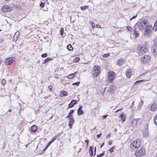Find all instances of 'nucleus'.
I'll return each instance as SVG.
<instances>
[{
    "label": "nucleus",
    "mask_w": 157,
    "mask_h": 157,
    "mask_svg": "<svg viewBox=\"0 0 157 157\" xmlns=\"http://www.w3.org/2000/svg\"><path fill=\"white\" fill-rule=\"evenodd\" d=\"M147 21L144 20L143 21L140 20L135 25V27H138L140 30H143L148 25Z\"/></svg>",
    "instance_id": "f257e3e1"
},
{
    "label": "nucleus",
    "mask_w": 157,
    "mask_h": 157,
    "mask_svg": "<svg viewBox=\"0 0 157 157\" xmlns=\"http://www.w3.org/2000/svg\"><path fill=\"white\" fill-rule=\"evenodd\" d=\"M141 142L140 140H138L133 141L130 145V148L131 150L135 151L140 147Z\"/></svg>",
    "instance_id": "f03ea898"
},
{
    "label": "nucleus",
    "mask_w": 157,
    "mask_h": 157,
    "mask_svg": "<svg viewBox=\"0 0 157 157\" xmlns=\"http://www.w3.org/2000/svg\"><path fill=\"white\" fill-rule=\"evenodd\" d=\"M148 50V46L147 43L143 44L138 50V52L139 55H141L146 52Z\"/></svg>",
    "instance_id": "7ed1b4c3"
},
{
    "label": "nucleus",
    "mask_w": 157,
    "mask_h": 157,
    "mask_svg": "<svg viewBox=\"0 0 157 157\" xmlns=\"http://www.w3.org/2000/svg\"><path fill=\"white\" fill-rule=\"evenodd\" d=\"M108 80L111 82L115 78L116 73L113 71H109L108 75Z\"/></svg>",
    "instance_id": "20e7f679"
},
{
    "label": "nucleus",
    "mask_w": 157,
    "mask_h": 157,
    "mask_svg": "<svg viewBox=\"0 0 157 157\" xmlns=\"http://www.w3.org/2000/svg\"><path fill=\"white\" fill-rule=\"evenodd\" d=\"M93 71L92 72L93 76L94 77H96L100 73V67L99 66H94L93 67Z\"/></svg>",
    "instance_id": "39448f33"
},
{
    "label": "nucleus",
    "mask_w": 157,
    "mask_h": 157,
    "mask_svg": "<svg viewBox=\"0 0 157 157\" xmlns=\"http://www.w3.org/2000/svg\"><path fill=\"white\" fill-rule=\"evenodd\" d=\"M145 153V149L141 148L139 150H136L135 154L137 157H139L140 156L144 155Z\"/></svg>",
    "instance_id": "423d86ee"
},
{
    "label": "nucleus",
    "mask_w": 157,
    "mask_h": 157,
    "mask_svg": "<svg viewBox=\"0 0 157 157\" xmlns=\"http://www.w3.org/2000/svg\"><path fill=\"white\" fill-rule=\"evenodd\" d=\"M151 27L150 25H148L146 28L144 32V35L145 36H148L151 33Z\"/></svg>",
    "instance_id": "0eeeda50"
},
{
    "label": "nucleus",
    "mask_w": 157,
    "mask_h": 157,
    "mask_svg": "<svg viewBox=\"0 0 157 157\" xmlns=\"http://www.w3.org/2000/svg\"><path fill=\"white\" fill-rule=\"evenodd\" d=\"M15 59L14 57H11L6 59L5 61L6 64L8 65L12 63Z\"/></svg>",
    "instance_id": "6e6552de"
},
{
    "label": "nucleus",
    "mask_w": 157,
    "mask_h": 157,
    "mask_svg": "<svg viewBox=\"0 0 157 157\" xmlns=\"http://www.w3.org/2000/svg\"><path fill=\"white\" fill-rule=\"evenodd\" d=\"M150 60V57L148 55H145L141 59L142 63H145L148 62Z\"/></svg>",
    "instance_id": "1a4fd4ad"
},
{
    "label": "nucleus",
    "mask_w": 157,
    "mask_h": 157,
    "mask_svg": "<svg viewBox=\"0 0 157 157\" xmlns=\"http://www.w3.org/2000/svg\"><path fill=\"white\" fill-rule=\"evenodd\" d=\"M148 128V125L147 124L146 126L145 129L143 132V135L144 137H147L148 136L149 133Z\"/></svg>",
    "instance_id": "9d476101"
},
{
    "label": "nucleus",
    "mask_w": 157,
    "mask_h": 157,
    "mask_svg": "<svg viewBox=\"0 0 157 157\" xmlns=\"http://www.w3.org/2000/svg\"><path fill=\"white\" fill-rule=\"evenodd\" d=\"M10 9L7 5H5L2 7V10L4 12H8L10 10Z\"/></svg>",
    "instance_id": "9b49d317"
},
{
    "label": "nucleus",
    "mask_w": 157,
    "mask_h": 157,
    "mask_svg": "<svg viewBox=\"0 0 157 157\" xmlns=\"http://www.w3.org/2000/svg\"><path fill=\"white\" fill-rule=\"evenodd\" d=\"M82 105H81L79 106V108L77 110V114L79 116L82 115L84 113L83 110L82 109Z\"/></svg>",
    "instance_id": "f8f14e48"
},
{
    "label": "nucleus",
    "mask_w": 157,
    "mask_h": 157,
    "mask_svg": "<svg viewBox=\"0 0 157 157\" xmlns=\"http://www.w3.org/2000/svg\"><path fill=\"white\" fill-rule=\"evenodd\" d=\"M151 51L154 54L157 55V45L153 46L151 48Z\"/></svg>",
    "instance_id": "ddd939ff"
},
{
    "label": "nucleus",
    "mask_w": 157,
    "mask_h": 157,
    "mask_svg": "<svg viewBox=\"0 0 157 157\" xmlns=\"http://www.w3.org/2000/svg\"><path fill=\"white\" fill-rule=\"evenodd\" d=\"M77 103L76 101L74 100H72L71 102L68 105V108H71L73 107L74 105L76 104Z\"/></svg>",
    "instance_id": "4468645a"
},
{
    "label": "nucleus",
    "mask_w": 157,
    "mask_h": 157,
    "mask_svg": "<svg viewBox=\"0 0 157 157\" xmlns=\"http://www.w3.org/2000/svg\"><path fill=\"white\" fill-rule=\"evenodd\" d=\"M74 122V119L72 118H69V121L68 125L69 127L71 128L72 125Z\"/></svg>",
    "instance_id": "2eb2a0df"
},
{
    "label": "nucleus",
    "mask_w": 157,
    "mask_h": 157,
    "mask_svg": "<svg viewBox=\"0 0 157 157\" xmlns=\"http://www.w3.org/2000/svg\"><path fill=\"white\" fill-rule=\"evenodd\" d=\"M157 109V105L153 104L152 105L150 108V109L151 111H155Z\"/></svg>",
    "instance_id": "dca6fc26"
},
{
    "label": "nucleus",
    "mask_w": 157,
    "mask_h": 157,
    "mask_svg": "<svg viewBox=\"0 0 157 157\" xmlns=\"http://www.w3.org/2000/svg\"><path fill=\"white\" fill-rule=\"evenodd\" d=\"M116 89V87L114 85H111L109 86V89H108V91L109 92H111L113 91Z\"/></svg>",
    "instance_id": "f3484780"
},
{
    "label": "nucleus",
    "mask_w": 157,
    "mask_h": 157,
    "mask_svg": "<svg viewBox=\"0 0 157 157\" xmlns=\"http://www.w3.org/2000/svg\"><path fill=\"white\" fill-rule=\"evenodd\" d=\"M134 28H134V35L135 36V37L136 38L139 36V32L138 30H137V29H136L137 27H135V26Z\"/></svg>",
    "instance_id": "a211bd4d"
},
{
    "label": "nucleus",
    "mask_w": 157,
    "mask_h": 157,
    "mask_svg": "<svg viewBox=\"0 0 157 157\" xmlns=\"http://www.w3.org/2000/svg\"><path fill=\"white\" fill-rule=\"evenodd\" d=\"M19 32L18 31L17 32L14 36H13V39L14 40L17 41L19 35Z\"/></svg>",
    "instance_id": "6ab92c4d"
},
{
    "label": "nucleus",
    "mask_w": 157,
    "mask_h": 157,
    "mask_svg": "<svg viewBox=\"0 0 157 157\" xmlns=\"http://www.w3.org/2000/svg\"><path fill=\"white\" fill-rule=\"evenodd\" d=\"M124 61V59L122 58L118 60L117 61V64L119 66L121 65Z\"/></svg>",
    "instance_id": "aec40b11"
},
{
    "label": "nucleus",
    "mask_w": 157,
    "mask_h": 157,
    "mask_svg": "<svg viewBox=\"0 0 157 157\" xmlns=\"http://www.w3.org/2000/svg\"><path fill=\"white\" fill-rule=\"evenodd\" d=\"M126 75L128 78H129L130 77L132 73L131 71L130 70H128L126 72Z\"/></svg>",
    "instance_id": "412c9836"
},
{
    "label": "nucleus",
    "mask_w": 157,
    "mask_h": 157,
    "mask_svg": "<svg viewBox=\"0 0 157 157\" xmlns=\"http://www.w3.org/2000/svg\"><path fill=\"white\" fill-rule=\"evenodd\" d=\"M67 93L65 91H62L60 93V96L61 97H65L67 95Z\"/></svg>",
    "instance_id": "4be33fe9"
},
{
    "label": "nucleus",
    "mask_w": 157,
    "mask_h": 157,
    "mask_svg": "<svg viewBox=\"0 0 157 157\" xmlns=\"http://www.w3.org/2000/svg\"><path fill=\"white\" fill-rule=\"evenodd\" d=\"M137 121L136 119H133L132 121V126L134 127H137Z\"/></svg>",
    "instance_id": "5701e85b"
},
{
    "label": "nucleus",
    "mask_w": 157,
    "mask_h": 157,
    "mask_svg": "<svg viewBox=\"0 0 157 157\" xmlns=\"http://www.w3.org/2000/svg\"><path fill=\"white\" fill-rule=\"evenodd\" d=\"M89 153L90 156H92L93 155V148L92 146H90L89 150Z\"/></svg>",
    "instance_id": "b1692460"
},
{
    "label": "nucleus",
    "mask_w": 157,
    "mask_h": 157,
    "mask_svg": "<svg viewBox=\"0 0 157 157\" xmlns=\"http://www.w3.org/2000/svg\"><path fill=\"white\" fill-rule=\"evenodd\" d=\"M74 110H71L68 114V116L66 117V118H71V117L73 116L72 114L74 113Z\"/></svg>",
    "instance_id": "393cba45"
},
{
    "label": "nucleus",
    "mask_w": 157,
    "mask_h": 157,
    "mask_svg": "<svg viewBox=\"0 0 157 157\" xmlns=\"http://www.w3.org/2000/svg\"><path fill=\"white\" fill-rule=\"evenodd\" d=\"M37 129V127L35 125H33L31 128V130L33 132H35Z\"/></svg>",
    "instance_id": "a878e982"
},
{
    "label": "nucleus",
    "mask_w": 157,
    "mask_h": 157,
    "mask_svg": "<svg viewBox=\"0 0 157 157\" xmlns=\"http://www.w3.org/2000/svg\"><path fill=\"white\" fill-rule=\"evenodd\" d=\"M120 117L122 120V122H124L125 121V116L123 114H122L119 116Z\"/></svg>",
    "instance_id": "bb28decb"
},
{
    "label": "nucleus",
    "mask_w": 157,
    "mask_h": 157,
    "mask_svg": "<svg viewBox=\"0 0 157 157\" xmlns=\"http://www.w3.org/2000/svg\"><path fill=\"white\" fill-rule=\"evenodd\" d=\"M144 103V101L143 100H141V98H140V102L139 103V109H140L141 107L142 106Z\"/></svg>",
    "instance_id": "cd10ccee"
},
{
    "label": "nucleus",
    "mask_w": 157,
    "mask_h": 157,
    "mask_svg": "<svg viewBox=\"0 0 157 157\" xmlns=\"http://www.w3.org/2000/svg\"><path fill=\"white\" fill-rule=\"evenodd\" d=\"M149 80H150V78H148L147 79H146V80H145V79H143V80H138V81H136L135 82V84H136L137 83H138V82H140L145 81H148Z\"/></svg>",
    "instance_id": "c85d7f7f"
},
{
    "label": "nucleus",
    "mask_w": 157,
    "mask_h": 157,
    "mask_svg": "<svg viewBox=\"0 0 157 157\" xmlns=\"http://www.w3.org/2000/svg\"><path fill=\"white\" fill-rule=\"evenodd\" d=\"M153 29L155 31H157V20L155 23Z\"/></svg>",
    "instance_id": "c756f323"
},
{
    "label": "nucleus",
    "mask_w": 157,
    "mask_h": 157,
    "mask_svg": "<svg viewBox=\"0 0 157 157\" xmlns=\"http://www.w3.org/2000/svg\"><path fill=\"white\" fill-rule=\"evenodd\" d=\"M67 48L69 51H71L73 49V48L72 46L70 44H69L67 46Z\"/></svg>",
    "instance_id": "7c9ffc66"
},
{
    "label": "nucleus",
    "mask_w": 157,
    "mask_h": 157,
    "mask_svg": "<svg viewBox=\"0 0 157 157\" xmlns=\"http://www.w3.org/2000/svg\"><path fill=\"white\" fill-rule=\"evenodd\" d=\"M51 59L52 58H50L49 57L47 58L44 61L43 63V64H44Z\"/></svg>",
    "instance_id": "2f4dec72"
},
{
    "label": "nucleus",
    "mask_w": 157,
    "mask_h": 157,
    "mask_svg": "<svg viewBox=\"0 0 157 157\" xmlns=\"http://www.w3.org/2000/svg\"><path fill=\"white\" fill-rule=\"evenodd\" d=\"M154 122L155 124L157 125V114H156L154 118Z\"/></svg>",
    "instance_id": "473e14b6"
},
{
    "label": "nucleus",
    "mask_w": 157,
    "mask_h": 157,
    "mask_svg": "<svg viewBox=\"0 0 157 157\" xmlns=\"http://www.w3.org/2000/svg\"><path fill=\"white\" fill-rule=\"evenodd\" d=\"M75 76V75H74V74L73 73L71 74L70 75H68V78L69 79H71L73 78Z\"/></svg>",
    "instance_id": "72a5a7b5"
},
{
    "label": "nucleus",
    "mask_w": 157,
    "mask_h": 157,
    "mask_svg": "<svg viewBox=\"0 0 157 157\" xmlns=\"http://www.w3.org/2000/svg\"><path fill=\"white\" fill-rule=\"evenodd\" d=\"M79 59H80L79 57H77L74 59V61L75 62L77 63L79 61Z\"/></svg>",
    "instance_id": "f704fd0d"
},
{
    "label": "nucleus",
    "mask_w": 157,
    "mask_h": 157,
    "mask_svg": "<svg viewBox=\"0 0 157 157\" xmlns=\"http://www.w3.org/2000/svg\"><path fill=\"white\" fill-rule=\"evenodd\" d=\"M88 6H81L80 8H81V9L82 10H85V9H86V8H88Z\"/></svg>",
    "instance_id": "c9c22d12"
},
{
    "label": "nucleus",
    "mask_w": 157,
    "mask_h": 157,
    "mask_svg": "<svg viewBox=\"0 0 157 157\" xmlns=\"http://www.w3.org/2000/svg\"><path fill=\"white\" fill-rule=\"evenodd\" d=\"M57 138V137L56 136H55L50 141L52 143Z\"/></svg>",
    "instance_id": "e433bc0d"
},
{
    "label": "nucleus",
    "mask_w": 157,
    "mask_h": 157,
    "mask_svg": "<svg viewBox=\"0 0 157 157\" xmlns=\"http://www.w3.org/2000/svg\"><path fill=\"white\" fill-rule=\"evenodd\" d=\"M48 55L47 53H45L41 55V56L43 58H45Z\"/></svg>",
    "instance_id": "4c0bfd02"
},
{
    "label": "nucleus",
    "mask_w": 157,
    "mask_h": 157,
    "mask_svg": "<svg viewBox=\"0 0 157 157\" xmlns=\"http://www.w3.org/2000/svg\"><path fill=\"white\" fill-rule=\"evenodd\" d=\"M127 30L129 31H132V29L131 27H129L128 26L127 27Z\"/></svg>",
    "instance_id": "58836bf2"
},
{
    "label": "nucleus",
    "mask_w": 157,
    "mask_h": 157,
    "mask_svg": "<svg viewBox=\"0 0 157 157\" xmlns=\"http://www.w3.org/2000/svg\"><path fill=\"white\" fill-rule=\"evenodd\" d=\"M6 80L4 79H3L1 81V83L3 85H5V84H6Z\"/></svg>",
    "instance_id": "ea45409f"
},
{
    "label": "nucleus",
    "mask_w": 157,
    "mask_h": 157,
    "mask_svg": "<svg viewBox=\"0 0 157 157\" xmlns=\"http://www.w3.org/2000/svg\"><path fill=\"white\" fill-rule=\"evenodd\" d=\"M60 33L61 35L62 36L63 35V28L60 29Z\"/></svg>",
    "instance_id": "a19ab883"
},
{
    "label": "nucleus",
    "mask_w": 157,
    "mask_h": 157,
    "mask_svg": "<svg viewBox=\"0 0 157 157\" xmlns=\"http://www.w3.org/2000/svg\"><path fill=\"white\" fill-rule=\"evenodd\" d=\"M105 153L104 152H103L100 154H99L97 155V157H101L102 156H103L104 155Z\"/></svg>",
    "instance_id": "79ce46f5"
},
{
    "label": "nucleus",
    "mask_w": 157,
    "mask_h": 157,
    "mask_svg": "<svg viewBox=\"0 0 157 157\" xmlns=\"http://www.w3.org/2000/svg\"><path fill=\"white\" fill-rule=\"evenodd\" d=\"M90 24H92V28H94L95 26V24L94 23L93 21H90Z\"/></svg>",
    "instance_id": "37998d69"
},
{
    "label": "nucleus",
    "mask_w": 157,
    "mask_h": 157,
    "mask_svg": "<svg viewBox=\"0 0 157 157\" xmlns=\"http://www.w3.org/2000/svg\"><path fill=\"white\" fill-rule=\"evenodd\" d=\"M109 56V54L107 53L106 54H105L103 55V57L104 58L106 57Z\"/></svg>",
    "instance_id": "c03bdc74"
},
{
    "label": "nucleus",
    "mask_w": 157,
    "mask_h": 157,
    "mask_svg": "<svg viewBox=\"0 0 157 157\" xmlns=\"http://www.w3.org/2000/svg\"><path fill=\"white\" fill-rule=\"evenodd\" d=\"M114 147H113L111 149L109 150V151L111 152H112L113 151Z\"/></svg>",
    "instance_id": "a18cd8bd"
},
{
    "label": "nucleus",
    "mask_w": 157,
    "mask_h": 157,
    "mask_svg": "<svg viewBox=\"0 0 157 157\" xmlns=\"http://www.w3.org/2000/svg\"><path fill=\"white\" fill-rule=\"evenodd\" d=\"M40 6L42 7H43L44 6V3L41 2L40 4Z\"/></svg>",
    "instance_id": "49530a36"
},
{
    "label": "nucleus",
    "mask_w": 157,
    "mask_h": 157,
    "mask_svg": "<svg viewBox=\"0 0 157 157\" xmlns=\"http://www.w3.org/2000/svg\"><path fill=\"white\" fill-rule=\"evenodd\" d=\"M80 83V82H77L73 83V84L77 85V86H78L79 85Z\"/></svg>",
    "instance_id": "de8ad7c7"
},
{
    "label": "nucleus",
    "mask_w": 157,
    "mask_h": 157,
    "mask_svg": "<svg viewBox=\"0 0 157 157\" xmlns=\"http://www.w3.org/2000/svg\"><path fill=\"white\" fill-rule=\"evenodd\" d=\"M113 143V140H109L108 142V144L109 145H111Z\"/></svg>",
    "instance_id": "09e8293b"
},
{
    "label": "nucleus",
    "mask_w": 157,
    "mask_h": 157,
    "mask_svg": "<svg viewBox=\"0 0 157 157\" xmlns=\"http://www.w3.org/2000/svg\"><path fill=\"white\" fill-rule=\"evenodd\" d=\"M136 16H133V17H132V18H130V20H130V21H131V20H132V19H135V18H136Z\"/></svg>",
    "instance_id": "8fccbe9b"
},
{
    "label": "nucleus",
    "mask_w": 157,
    "mask_h": 157,
    "mask_svg": "<svg viewBox=\"0 0 157 157\" xmlns=\"http://www.w3.org/2000/svg\"><path fill=\"white\" fill-rule=\"evenodd\" d=\"M106 87H105L104 88V90H103V92H101V93H102V96H103L104 95V93L105 92V89H106Z\"/></svg>",
    "instance_id": "3c124183"
},
{
    "label": "nucleus",
    "mask_w": 157,
    "mask_h": 157,
    "mask_svg": "<svg viewBox=\"0 0 157 157\" xmlns=\"http://www.w3.org/2000/svg\"><path fill=\"white\" fill-rule=\"evenodd\" d=\"M48 88L49 89L50 91H52V86H49Z\"/></svg>",
    "instance_id": "603ef678"
},
{
    "label": "nucleus",
    "mask_w": 157,
    "mask_h": 157,
    "mask_svg": "<svg viewBox=\"0 0 157 157\" xmlns=\"http://www.w3.org/2000/svg\"><path fill=\"white\" fill-rule=\"evenodd\" d=\"M137 121V122H139V121H141V119L139 118L137 119H135Z\"/></svg>",
    "instance_id": "864d4df0"
},
{
    "label": "nucleus",
    "mask_w": 157,
    "mask_h": 157,
    "mask_svg": "<svg viewBox=\"0 0 157 157\" xmlns=\"http://www.w3.org/2000/svg\"><path fill=\"white\" fill-rule=\"evenodd\" d=\"M52 143L50 141L48 144L47 147H48Z\"/></svg>",
    "instance_id": "5fc2aeb1"
},
{
    "label": "nucleus",
    "mask_w": 157,
    "mask_h": 157,
    "mask_svg": "<svg viewBox=\"0 0 157 157\" xmlns=\"http://www.w3.org/2000/svg\"><path fill=\"white\" fill-rule=\"evenodd\" d=\"M85 142H86V143H87V146H88V144H89V141H88V140H86L85 141Z\"/></svg>",
    "instance_id": "6e6d98bb"
},
{
    "label": "nucleus",
    "mask_w": 157,
    "mask_h": 157,
    "mask_svg": "<svg viewBox=\"0 0 157 157\" xmlns=\"http://www.w3.org/2000/svg\"><path fill=\"white\" fill-rule=\"evenodd\" d=\"M101 133L99 134H98L97 135V137L99 138L100 137V136H101Z\"/></svg>",
    "instance_id": "4d7b16f0"
},
{
    "label": "nucleus",
    "mask_w": 157,
    "mask_h": 157,
    "mask_svg": "<svg viewBox=\"0 0 157 157\" xmlns=\"http://www.w3.org/2000/svg\"><path fill=\"white\" fill-rule=\"evenodd\" d=\"M111 133H109L107 136H106V138H109L110 136Z\"/></svg>",
    "instance_id": "13d9d810"
},
{
    "label": "nucleus",
    "mask_w": 157,
    "mask_h": 157,
    "mask_svg": "<svg viewBox=\"0 0 157 157\" xmlns=\"http://www.w3.org/2000/svg\"><path fill=\"white\" fill-rule=\"evenodd\" d=\"M105 144V143H103L101 144V145L100 146V148H101Z\"/></svg>",
    "instance_id": "bf43d9fd"
},
{
    "label": "nucleus",
    "mask_w": 157,
    "mask_h": 157,
    "mask_svg": "<svg viewBox=\"0 0 157 157\" xmlns=\"http://www.w3.org/2000/svg\"><path fill=\"white\" fill-rule=\"evenodd\" d=\"M107 116H108L107 115H104V116H103V119H105V118L106 117H107Z\"/></svg>",
    "instance_id": "052dcab7"
},
{
    "label": "nucleus",
    "mask_w": 157,
    "mask_h": 157,
    "mask_svg": "<svg viewBox=\"0 0 157 157\" xmlns=\"http://www.w3.org/2000/svg\"><path fill=\"white\" fill-rule=\"evenodd\" d=\"M96 147H95V150H94V155H95V154H96Z\"/></svg>",
    "instance_id": "680f3d73"
},
{
    "label": "nucleus",
    "mask_w": 157,
    "mask_h": 157,
    "mask_svg": "<svg viewBox=\"0 0 157 157\" xmlns=\"http://www.w3.org/2000/svg\"><path fill=\"white\" fill-rule=\"evenodd\" d=\"M77 72H75L73 74H74V75H75V76L77 74Z\"/></svg>",
    "instance_id": "e2e57ef3"
},
{
    "label": "nucleus",
    "mask_w": 157,
    "mask_h": 157,
    "mask_svg": "<svg viewBox=\"0 0 157 157\" xmlns=\"http://www.w3.org/2000/svg\"><path fill=\"white\" fill-rule=\"evenodd\" d=\"M77 72H75L73 74H74V75H75V76L77 74Z\"/></svg>",
    "instance_id": "0e129e2a"
},
{
    "label": "nucleus",
    "mask_w": 157,
    "mask_h": 157,
    "mask_svg": "<svg viewBox=\"0 0 157 157\" xmlns=\"http://www.w3.org/2000/svg\"><path fill=\"white\" fill-rule=\"evenodd\" d=\"M122 109V108L121 109H118L117 110L116 112H118L119 111H120V110H121Z\"/></svg>",
    "instance_id": "69168bd1"
},
{
    "label": "nucleus",
    "mask_w": 157,
    "mask_h": 157,
    "mask_svg": "<svg viewBox=\"0 0 157 157\" xmlns=\"http://www.w3.org/2000/svg\"><path fill=\"white\" fill-rule=\"evenodd\" d=\"M2 63V60L1 59V58H0V64H1Z\"/></svg>",
    "instance_id": "338daca9"
},
{
    "label": "nucleus",
    "mask_w": 157,
    "mask_h": 157,
    "mask_svg": "<svg viewBox=\"0 0 157 157\" xmlns=\"http://www.w3.org/2000/svg\"><path fill=\"white\" fill-rule=\"evenodd\" d=\"M97 26L98 28L100 27V26L99 25H97Z\"/></svg>",
    "instance_id": "774afa93"
}]
</instances>
